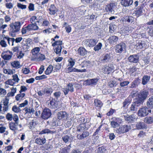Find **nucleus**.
Segmentation results:
<instances>
[{
    "mask_svg": "<svg viewBox=\"0 0 153 153\" xmlns=\"http://www.w3.org/2000/svg\"><path fill=\"white\" fill-rule=\"evenodd\" d=\"M22 25V23L19 22L12 23L9 25L10 34L11 36L13 37V33H17L19 31Z\"/></svg>",
    "mask_w": 153,
    "mask_h": 153,
    "instance_id": "obj_1",
    "label": "nucleus"
},
{
    "mask_svg": "<svg viewBox=\"0 0 153 153\" xmlns=\"http://www.w3.org/2000/svg\"><path fill=\"white\" fill-rule=\"evenodd\" d=\"M148 94V93L147 91H141L138 94V97L135 100L142 104L146 98Z\"/></svg>",
    "mask_w": 153,
    "mask_h": 153,
    "instance_id": "obj_2",
    "label": "nucleus"
},
{
    "mask_svg": "<svg viewBox=\"0 0 153 153\" xmlns=\"http://www.w3.org/2000/svg\"><path fill=\"white\" fill-rule=\"evenodd\" d=\"M13 55L12 52L9 50H4L1 54V57L5 60L9 61L11 59Z\"/></svg>",
    "mask_w": 153,
    "mask_h": 153,
    "instance_id": "obj_3",
    "label": "nucleus"
},
{
    "mask_svg": "<svg viewBox=\"0 0 153 153\" xmlns=\"http://www.w3.org/2000/svg\"><path fill=\"white\" fill-rule=\"evenodd\" d=\"M151 110L146 107L140 108L138 111V116L143 117L147 115L149 113H150Z\"/></svg>",
    "mask_w": 153,
    "mask_h": 153,
    "instance_id": "obj_4",
    "label": "nucleus"
},
{
    "mask_svg": "<svg viewBox=\"0 0 153 153\" xmlns=\"http://www.w3.org/2000/svg\"><path fill=\"white\" fill-rule=\"evenodd\" d=\"M131 129V127L130 125H124L117 128L116 131L118 134H122L128 131Z\"/></svg>",
    "mask_w": 153,
    "mask_h": 153,
    "instance_id": "obj_5",
    "label": "nucleus"
},
{
    "mask_svg": "<svg viewBox=\"0 0 153 153\" xmlns=\"http://www.w3.org/2000/svg\"><path fill=\"white\" fill-rule=\"evenodd\" d=\"M126 46V44L123 42L116 45L115 47V52L117 53H121L123 51H124Z\"/></svg>",
    "mask_w": 153,
    "mask_h": 153,
    "instance_id": "obj_6",
    "label": "nucleus"
},
{
    "mask_svg": "<svg viewBox=\"0 0 153 153\" xmlns=\"http://www.w3.org/2000/svg\"><path fill=\"white\" fill-rule=\"evenodd\" d=\"M52 114L51 112L48 108L44 109L41 114V117L44 119H47L51 117Z\"/></svg>",
    "mask_w": 153,
    "mask_h": 153,
    "instance_id": "obj_7",
    "label": "nucleus"
},
{
    "mask_svg": "<svg viewBox=\"0 0 153 153\" xmlns=\"http://www.w3.org/2000/svg\"><path fill=\"white\" fill-rule=\"evenodd\" d=\"M98 81L97 78L89 79L84 81V84L85 85H95L97 83Z\"/></svg>",
    "mask_w": 153,
    "mask_h": 153,
    "instance_id": "obj_8",
    "label": "nucleus"
},
{
    "mask_svg": "<svg viewBox=\"0 0 153 153\" xmlns=\"http://www.w3.org/2000/svg\"><path fill=\"white\" fill-rule=\"evenodd\" d=\"M139 59V56L136 54L131 55L128 58V60L130 62L134 63H137Z\"/></svg>",
    "mask_w": 153,
    "mask_h": 153,
    "instance_id": "obj_9",
    "label": "nucleus"
},
{
    "mask_svg": "<svg viewBox=\"0 0 153 153\" xmlns=\"http://www.w3.org/2000/svg\"><path fill=\"white\" fill-rule=\"evenodd\" d=\"M114 68L113 65L110 64L105 66L102 69V72L105 74H108L114 70Z\"/></svg>",
    "mask_w": 153,
    "mask_h": 153,
    "instance_id": "obj_10",
    "label": "nucleus"
},
{
    "mask_svg": "<svg viewBox=\"0 0 153 153\" xmlns=\"http://www.w3.org/2000/svg\"><path fill=\"white\" fill-rule=\"evenodd\" d=\"M115 7V4L110 3L109 4L106 5L105 10L107 12L113 13L114 12V9Z\"/></svg>",
    "mask_w": 153,
    "mask_h": 153,
    "instance_id": "obj_11",
    "label": "nucleus"
},
{
    "mask_svg": "<svg viewBox=\"0 0 153 153\" xmlns=\"http://www.w3.org/2000/svg\"><path fill=\"white\" fill-rule=\"evenodd\" d=\"M68 117V114L67 113L64 111H61L58 112L57 114V117L60 120H65Z\"/></svg>",
    "mask_w": 153,
    "mask_h": 153,
    "instance_id": "obj_12",
    "label": "nucleus"
},
{
    "mask_svg": "<svg viewBox=\"0 0 153 153\" xmlns=\"http://www.w3.org/2000/svg\"><path fill=\"white\" fill-rule=\"evenodd\" d=\"M141 104V103L135 100L134 102H133L130 108L131 111H137L138 109V107Z\"/></svg>",
    "mask_w": 153,
    "mask_h": 153,
    "instance_id": "obj_13",
    "label": "nucleus"
},
{
    "mask_svg": "<svg viewBox=\"0 0 153 153\" xmlns=\"http://www.w3.org/2000/svg\"><path fill=\"white\" fill-rule=\"evenodd\" d=\"M48 106L52 108H55L58 107V103L55 100L52 99L49 102H48Z\"/></svg>",
    "mask_w": 153,
    "mask_h": 153,
    "instance_id": "obj_14",
    "label": "nucleus"
},
{
    "mask_svg": "<svg viewBox=\"0 0 153 153\" xmlns=\"http://www.w3.org/2000/svg\"><path fill=\"white\" fill-rule=\"evenodd\" d=\"M28 30L30 31L32 30H35L38 29L39 27L37 25L36 23L28 25L27 26Z\"/></svg>",
    "mask_w": 153,
    "mask_h": 153,
    "instance_id": "obj_15",
    "label": "nucleus"
},
{
    "mask_svg": "<svg viewBox=\"0 0 153 153\" xmlns=\"http://www.w3.org/2000/svg\"><path fill=\"white\" fill-rule=\"evenodd\" d=\"M140 83V80L138 78H136L131 83L130 88H136Z\"/></svg>",
    "mask_w": 153,
    "mask_h": 153,
    "instance_id": "obj_16",
    "label": "nucleus"
},
{
    "mask_svg": "<svg viewBox=\"0 0 153 153\" xmlns=\"http://www.w3.org/2000/svg\"><path fill=\"white\" fill-rule=\"evenodd\" d=\"M87 52V51L82 47H79L77 50L78 54L81 56H84L86 55Z\"/></svg>",
    "mask_w": 153,
    "mask_h": 153,
    "instance_id": "obj_17",
    "label": "nucleus"
},
{
    "mask_svg": "<svg viewBox=\"0 0 153 153\" xmlns=\"http://www.w3.org/2000/svg\"><path fill=\"white\" fill-rule=\"evenodd\" d=\"M88 129V127H86L85 123H82L77 127L76 131L77 132H84L85 130H87Z\"/></svg>",
    "mask_w": 153,
    "mask_h": 153,
    "instance_id": "obj_18",
    "label": "nucleus"
},
{
    "mask_svg": "<svg viewBox=\"0 0 153 153\" xmlns=\"http://www.w3.org/2000/svg\"><path fill=\"white\" fill-rule=\"evenodd\" d=\"M143 7L141 6H139L137 9L134 11V13H133V16H136L137 17H138L142 13V9Z\"/></svg>",
    "mask_w": 153,
    "mask_h": 153,
    "instance_id": "obj_19",
    "label": "nucleus"
},
{
    "mask_svg": "<svg viewBox=\"0 0 153 153\" xmlns=\"http://www.w3.org/2000/svg\"><path fill=\"white\" fill-rule=\"evenodd\" d=\"M123 21L127 22L128 23H131L134 21V18L131 16H126L122 19Z\"/></svg>",
    "mask_w": 153,
    "mask_h": 153,
    "instance_id": "obj_20",
    "label": "nucleus"
},
{
    "mask_svg": "<svg viewBox=\"0 0 153 153\" xmlns=\"http://www.w3.org/2000/svg\"><path fill=\"white\" fill-rule=\"evenodd\" d=\"M82 132L83 133L80 135L79 134H77V137L78 139L82 140L89 135V133L88 132L86 131Z\"/></svg>",
    "mask_w": 153,
    "mask_h": 153,
    "instance_id": "obj_21",
    "label": "nucleus"
},
{
    "mask_svg": "<svg viewBox=\"0 0 153 153\" xmlns=\"http://www.w3.org/2000/svg\"><path fill=\"white\" fill-rule=\"evenodd\" d=\"M109 40L110 43L114 45L116 44L118 40V38L114 36H111L109 37Z\"/></svg>",
    "mask_w": 153,
    "mask_h": 153,
    "instance_id": "obj_22",
    "label": "nucleus"
},
{
    "mask_svg": "<svg viewBox=\"0 0 153 153\" xmlns=\"http://www.w3.org/2000/svg\"><path fill=\"white\" fill-rule=\"evenodd\" d=\"M133 2V0H122L121 4L124 6H128L131 5Z\"/></svg>",
    "mask_w": 153,
    "mask_h": 153,
    "instance_id": "obj_23",
    "label": "nucleus"
},
{
    "mask_svg": "<svg viewBox=\"0 0 153 153\" xmlns=\"http://www.w3.org/2000/svg\"><path fill=\"white\" fill-rule=\"evenodd\" d=\"M53 89L51 88L46 87L43 89L45 95L49 96L51 95L53 92Z\"/></svg>",
    "mask_w": 153,
    "mask_h": 153,
    "instance_id": "obj_24",
    "label": "nucleus"
},
{
    "mask_svg": "<svg viewBox=\"0 0 153 153\" xmlns=\"http://www.w3.org/2000/svg\"><path fill=\"white\" fill-rule=\"evenodd\" d=\"M136 126L138 129H146L147 127L143 122H139L136 123Z\"/></svg>",
    "mask_w": 153,
    "mask_h": 153,
    "instance_id": "obj_25",
    "label": "nucleus"
},
{
    "mask_svg": "<svg viewBox=\"0 0 153 153\" xmlns=\"http://www.w3.org/2000/svg\"><path fill=\"white\" fill-rule=\"evenodd\" d=\"M150 76L147 75H144L142 78V84L143 85H145L149 81Z\"/></svg>",
    "mask_w": 153,
    "mask_h": 153,
    "instance_id": "obj_26",
    "label": "nucleus"
},
{
    "mask_svg": "<svg viewBox=\"0 0 153 153\" xmlns=\"http://www.w3.org/2000/svg\"><path fill=\"white\" fill-rule=\"evenodd\" d=\"M11 66L13 68L18 69L20 67V63L19 61H14L10 62Z\"/></svg>",
    "mask_w": 153,
    "mask_h": 153,
    "instance_id": "obj_27",
    "label": "nucleus"
},
{
    "mask_svg": "<svg viewBox=\"0 0 153 153\" xmlns=\"http://www.w3.org/2000/svg\"><path fill=\"white\" fill-rule=\"evenodd\" d=\"M49 10V13L51 15H54L57 11V10L53 4H51V5Z\"/></svg>",
    "mask_w": 153,
    "mask_h": 153,
    "instance_id": "obj_28",
    "label": "nucleus"
},
{
    "mask_svg": "<svg viewBox=\"0 0 153 153\" xmlns=\"http://www.w3.org/2000/svg\"><path fill=\"white\" fill-rule=\"evenodd\" d=\"M125 120L128 123L132 122L135 119V117L133 115L131 116H124Z\"/></svg>",
    "mask_w": 153,
    "mask_h": 153,
    "instance_id": "obj_29",
    "label": "nucleus"
},
{
    "mask_svg": "<svg viewBox=\"0 0 153 153\" xmlns=\"http://www.w3.org/2000/svg\"><path fill=\"white\" fill-rule=\"evenodd\" d=\"M46 139L45 138H37L35 140V142L37 144L42 145L45 143Z\"/></svg>",
    "mask_w": 153,
    "mask_h": 153,
    "instance_id": "obj_30",
    "label": "nucleus"
},
{
    "mask_svg": "<svg viewBox=\"0 0 153 153\" xmlns=\"http://www.w3.org/2000/svg\"><path fill=\"white\" fill-rule=\"evenodd\" d=\"M19 124H16L15 123L11 122L9 123V126L10 129L13 131H15L17 130V126Z\"/></svg>",
    "mask_w": 153,
    "mask_h": 153,
    "instance_id": "obj_31",
    "label": "nucleus"
},
{
    "mask_svg": "<svg viewBox=\"0 0 153 153\" xmlns=\"http://www.w3.org/2000/svg\"><path fill=\"white\" fill-rule=\"evenodd\" d=\"M11 91L10 92L8 93L7 96L8 97H13L14 95L15 94L16 92L17 89L16 88L13 87L11 88Z\"/></svg>",
    "mask_w": 153,
    "mask_h": 153,
    "instance_id": "obj_32",
    "label": "nucleus"
},
{
    "mask_svg": "<svg viewBox=\"0 0 153 153\" xmlns=\"http://www.w3.org/2000/svg\"><path fill=\"white\" fill-rule=\"evenodd\" d=\"M147 105L149 108L153 109V96L148 100Z\"/></svg>",
    "mask_w": 153,
    "mask_h": 153,
    "instance_id": "obj_33",
    "label": "nucleus"
},
{
    "mask_svg": "<svg viewBox=\"0 0 153 153\" xmlns=\"http://www.w3.org/2000/svg\"><path fill=\"white\" fill-rule=\"evenodd\" d=\"M25 95V94L24 93H20L15 96L16 100V101H20L23 100V98L24 97Z\"/></svg>",
    "mask_w": 153,
    "mask_h": 153,
    "instance_id": "obj_34",
    "label": "nucleus"
},
{
    "mask_svg": "<svg viewBox=\"0 0 153 153\" xmlns=\"http://www.w3.org/2000/svg\"><path fill=\"white\" fill-rule=\"evenodd\" d=\"M135 46H136V49L139 50L140 49H142L145 46V44L144 41H141L140 42L137 43Z\"/></svg>",
    "mask_w": 153,
    "mask_h": 153,
    "instance_id": "obj_35",
    "label": "nucleus"
},
{
    "mask_svg": "<svg viewBox=\"0 0 153 153\" xmlns=\"http://www.w3.org/2000/svg\"><path fill=\"white\" fill-rule=\"evenodd\" d=\"M4 39H6L7 40L8 44L12 46L13 45V43L14 42V38H10L7 36H5L4 37Z\"/></svg>",
    "mask_w": 153,
    "mask_h": 153,
    "instance_id": "obj_36",
    "label": "nucleus"
},
{
    "mask_svg": "<svg viewBox=\"0 0 153 153\" xmlns=\"http://www.w3.org/2000/svg\"><path fill=\"white\" fill-rule=\"evenodd\" d=\"M89 42L90 43V46L91 47L95 45L98 42V41L96 39H89Z\"/></svg>",
    "mask_w": 153,
    "mask_h": 153,
    "instance_id": "obj_37",
    "label": "nucleus"
},
{
    "mask_svg": "<svg viewBox=\"0 0 153 153\" xmlns=\"http://www.w3.org/2000/svg\"><path fill=\"white\" fill-rule=\"evenodd\" d=\"M144 121L148 124H151L153 122V117H147L144 119Z\"/></svg>",
    "mask_w": 153,
    "mask_h": 153,
    "instance_id": "obj_38",
    "label": "nucleus"
},
{
    "mask_svg": "<svg viewBox=\"0 0 153 153\" xmlns=\"http://www.w3.org/2000/svg\"><path fill=\"white\" fill-rule=\"evenodd\" d=\"M95 151L97 153H105L106 151V149L103 147H99Z\"/></svg>",
    "mask_w": 153,
    "mask_h": 153,
    "instance_id": "obj_39",
    "label": "nucleus"
},
{
    "mask_svg": "<svg viewBox=\"0 0 153 153\" xmlns=\"http://www.w3.org/2000/svg\"><path fill=\"white\" fill-rule=\"evenodd\" d=\"M53 69V66L51 65H50L45 71V74L47 75L50 74L52 72Z\"/></svg>",
    "mask_w": 153,
    "mask_h": 153,
    "instance_id": "obj_40",
    "label": "nucleus"
},
{
    "mask_svg": "<svg viewBox=\"0 0 153 153\" xmlns=\"http://www.w3.org/2000/svg\"><path fill=\"white\" fill-rule=\"evenodd\" d=\"M94 104L95 106L99 107H101L103 105L102 102L97 99H95L94 100Z\"/></svg>",
    "mask_w": 153,
    "mask_h": 153,
    "instance_id": "obj_41",
    "label": "nucleus"
},
{
    "mask_svg": "<svg viewBox=\"0 0 153 153\" xmlns=\"http://www.w3.org/2000/svg\"><path fill=\"white\" fill-rule=\"evenodd\" d=\"M62 50V47L61 46H57L54 50V52L57 54L60 55Z\"/></svg>",
    "mask_w": 153,
    "mask_h": 153,
    "instance_id": "obj_42",
    "label": "nucleus"
},
{
    "mask_svg": "<svg viewBox=\"0 0 153 153\" xmlns=\"http://www.w3.org/2000/svg\"><path fill=\"white\" fill-rule=\"evenodd\" d=\"M40 51V48L39 47H36L34 48L32 50V54L33 55H36Z\"/></svg>",
    "mask_w": 153,
    "mask_h": 153,
    "instance_id": "obj_43",
    "label": "nucleus"
},
{
    "mask_svg": "<svg viewBox=\"0 0 153 153\" xmlns=\"http://www.w3.org/2000/svg\"><path fill=\"white\" fill-rule=\"evenodd\" d=\"M111 125L112 127L116 128L119 126V124L117 121H112L111 122Z\"/></svg>",
    "mask_w": 153,
    "mask_h": 153,
    "instance_id": "obj_44",
    "label": "nucleus"
},
{
    "mask_svg": "<svg viewBox=\"0 0 153 153\" xmlns=\"http://www.w3.org/2000/svg\"><path fill=\"white\" fill-rule=\"evenodd\" d=\"M102 46V43L100 42L94 47V50L95 51H98L101 48Z\"/></svg>",
    "mask_w": 153,
    "mask_h": 153,
    "instance_id": "obj_45",
    "label": "nucleus"
},
{
    "mask_svg": "<svg viewBox=\"0 0 153 153\" xmlns=\"http://www.w3.org/2000/svg\"><path fill=\"white\" fill-rule=\"evenodd\" d=\"M13 79H12L15 83L18 82L20 79L18 77V76L16 74L13 75L12 76Z\"/></svg>",
    "mask_w": 153,
    "mask_h": 153,
    "instance_id": "obj_46",
    "label": "nucleus"
},
{
    "mask_svg": "<svg viewBox=\"0 0 153 153\" xmlns=\"http://www.w3.org/2000/svg\"><path fill=\"white\" fill-rule=\"evenodd\" d=\"M25 111L27 113L31 114L33 113L34 111V109L33 108H27L26 107L25 108Z\"/></svg>",
    "mask_w": 153,
    "mask_h": 153,
    "instance_id": "obj_47",
    "label": "nucleus"
},
{
    "mask_svg": "<svg viewBox=\"0 0 153 153\" xmlns=\"http://www.w3.org/2000/svg\"><path fill=\"white\" fill-rule=\"evenodd\" d=\"M12 109L14 112L16 113H18L21 111L19 106L18 107L16 105L13 106V107Z\"/></svg>",
    "mask_w": 153,
    "mask_h": 153,
    "instance_id": "obj_48",
    "label": "nucleus"
},
{
    "mask_svg": "<svg viewBox=\"0 0 153 153\" xmlns=\"http://www.w3.org/2000/svg\"><path fill=\"white\" fill-rule=\"evenodd\" d=\"M62 44V41H57L52 44V46H55L56 45L61 46Z\"/></svg>",
    "mask_w": 153,
    "mask_h": 153,
    "instance_id": "obj_49",
    "label": "nucleus"
},
{
    "mask_svg": "<svg viewBox=\"0 0 153 153\" xmlns=\"http://www.w3.org/2000/svg\"><path fill=\"white\" fill-rule=\"evenodd\" d=\"M4 38V37H3ZM5 39H3V40H1L0 42V45L2 47L6 48L7 47V45L6 42L4 40Z\"/></svg>",
    "mask_w": 153,
    "mask_h": 153,
    "instance_id": "obj_50",
    "label": "nucleus"
},
{
    "mask_svg": "<svg viewBox=\"0 0 153 153\" xmlns=\"http://www.w3.org/2000/svg\"><path fill=\"white\" fill-rule=\"evenodd\" d=\"M24 55V54L22 52V51H19L17 53V56L19 59H21L23 58Z\"/></svg>",
    "mask_w": 153,
    "mask_h": 153,
    "instance_id": "obj_51",
    "label": "nucleus"
},
{
    "mask_svg": "<svg viewBox=\"0 0 153 153\" xmlns=\"http://www.w3.org/2000/svg\"><path fill=\"white\" fill-rule=\"evenodd\" d=\"M6 117L8 120L11 121L13 119V115L10 113H7L6 114Z\"/></svg>",
    "mask_w": 153,
    "mask_h": 153,
    "instance_id": "obj_52",
    "label": "nucleus"
},
{
    "mask_svg": "<svg viewBox=\"0 0 153 153\" xmlns=\"http://www.w3.org/2000/svg\"><path fill=\"white\" fill-rule=\"evenodd\" d=\"M69 91L71 92H73L74 91V87L72 83H69L68 85L67 88Z\"/></svg>",
    "mask_w": 153,
    "mask_h": 153,
    "instance_id": "obj_53",
    "label": "nucleus"
},
{
    "mask_svg": "<svg viewBox=\"0 0 153 153\" xmlns=\"http://www.w3.org/2000/svg\"><path fill=\"white\" fill-rule=\"evenodd\" d=\"M47 78V76L45 75H43L39 76H36L35 77L36 80H41L43 79H46Z\"/></svg>",
    "mask_w": 153,
    "mask_h": 153,
    "instance_id": "obj_54",
    "label": "nucleus"
},
{
    "mask_svg": "<svg viewBox=\"0 0 153 153\" xmlns=\"http://www.w3.org/2000/svg\"><path fill=\"white\" fill-rule=\"evenodd\" d=\"M28 29L27 27V26L24 27H23L21 30V33L22 34H24L27 33V32H30L28 30Z\"/></svg>",
    "mask_w": 153,
    "mask_h": 153,
    "instance_id": "obj_55",
    "label": "nucleus"
},
{
    "mask_svg": "<svg viewBox=\"0 0 153 153\" xmlns=\"http://www.w3.org/2000/svg\"><path fill=\"white\" fill-rule=\"evenodd\" d=\"M14 121L15 122L16 124H19V117L16 114H14L13 116V119Z\"/></svg>",
    "mask_w": 153,
    "mask_h": 153,
    "instance_id": "obj_56",
    "label": "nucleus"
},
{
    "mask_svg": "<svg viewBox=\"0 0 153 153\" xmlns=\"http://www.w3.org/2000/svg\"><path fill=\"white\" fill-rule=\"evenodd\" d=\"M110 56L109 54H106L103 57V60L105 62H107L110 59Z\"/></svg>",
    "mask_w": 153,
    "mask_h": 153,
    "instance_id": "obj_57",
    "label": "nucleus"
},
{
    "mask_svg": "<svg viewBox=\"0 0 153 153\" xmlns=\"http://www.w3.org/2000/svg\"><path fill=\"white\" fill-rule=\"evenodd\" d=\"M13 79H9L5 82V83L7 84H9L12 86H13L14 84L15 83V82L13 81Z\"/></svg>",
    "mask_w": 153,
    "mask_h": 153,
    "instance_id": "obj_58",
    "label": "nucleus"
},
{
    "mask_svg": "<svg viewBox=\"0 0 153 153\" xmlns=\"http://www.w3.org/2000/svg\"><path fill=\"white\" fill-rule=\"evenodd\" d=\"M17 6L18 8L22 9H25L26 8V5L22 4L20 3H18L17 4Z\"/></svg>",
    "mask_w": 153,
    "mask_h": 153,
    "instance_id": "obj_59",
    "label": "nucleus"
},
{
    "mask_svg": "<svg viewBox=\"0 0 153 153\" xmlns=\"http://www.w3.org/2000/svg\"><path fill=\"white\" fill-rule=\"evenodd\" d=\"M9 97H8L7 96L5 97V98L4 100L3 104L4 105H8L9 103Z\"/></svg>",
    "mask_w": 153,
    "mask_h": 153,
    "instance_id": "obj_60",
    "label": "nucleus"
},
{
    "mask_svg": "<svg viewBox=\"0 0 153 153\" xmlns=\"http://www.w3.org/2000/svg\"><path fill=\"white\" fill-rule=\"evenodd\" d=\"M30 128H32L33 127H34L36 125V122L33 120H31L29 123Z\"/></svg>",
    "mask_w": 153,
    "mask_h": 153,
    "instance_id": "obj_61",
    "label": "nucleus"
},
{
    "mask_svg": "<svg viewBox=\"0 0 153 153\" xmlns=\"http://www.w3.org/2000/svg\"><path fill=\"white\" fill-rule=\"evenodd\" d=\"M69 138V136L67 135H65L62 137L63 140L66 143L68 142Z\"/></svg>",
    "mask_w": 153,
    "mask_h": 153,
    "instance_id": "obj_62",
    "label": "nucleus"
},
{
    "mask_svg": "<svg viewBox=\"0 0 153 153\" xmlns=\"http://www.w3.org/2000/svg\"><path fill=\"white\" fill-rule=\"evenodd\" d=\"M129 83V81H123L120 83V85L121 87H124L127 85Z\"/></svg>",
    "mask_w": 153,
    "mask_h": 153,
    "instance_id": "obj_63",
    "label": "nucleus"
},
{
    "mask_svg": "<svg viewBox=\"0 0 153 153\" xmlns=\"http://www.w3.org/2000/svg\"><path fill=\"white\" fill-rule=\"evenodd\" d=\"M6 7L9 9L12 8L13 7V5L11 3H7L5 4Z\"/></svg>",
    "mask_w": 153,
    "mask_h": 153,
    "instance_id": "obj_64",
    "label": "nucleus"
}]
</instances>
